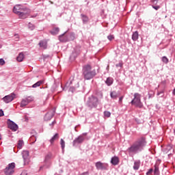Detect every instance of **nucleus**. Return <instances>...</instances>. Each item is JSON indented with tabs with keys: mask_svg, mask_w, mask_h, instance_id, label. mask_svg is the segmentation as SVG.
Segmentation results:
<instances>
[{
	"mask_svg": "<svg viewBox=\"0 0 175 175\" xmlns=\"http://www.w3.org/2000/svg\"><path fill=\"white\" fill-rule=\"evenodd\" d=\"M146 146V139L141 138L131 145L128 148L129 152H137V151L142 150V148Z\"/></svg>",
	"mask_w": 175,
	"mask_h": 175,
	"instance_id": "f257e3e1",
	"label": "nucleus"
},
{
	"mask_svg": "<svg viewBox=\"0 0 175 175\" xmlns=\"http://www.w3.org/2000/svg\"><path fill=\"white\" fill-rule=\"evenodd\" d=\"M13 12L15 14H18L20 18H27L29 14V10L27 8H23V6L20 5H15L14 7Z\"/></svg>",
	"mask_w": 175,
	"mask_h": 175,
	"instance_id": "f03ea898",
	"label": "nucleus"
},
{
	"mask_svg": "<svg viewBox=\"0 0 175 175\" xmlns=\"http://www.w3.org/2000/svg\"><path fill=\"white\" fill-rule=\"evenodd\" d=\"M96 75L95 70H91V66L87 65L83 68V76L85 80H90L92 79Z\"/></svg>",
	"mask_w": 175,
	"mask_h": 175,
	"instance_id": "7ed1b4c3",
	"label": "nucleus"
},
{
	"mask_svg": "<svg viewBox=\"0 0 175 175\" xmlns=\"http://www.w3.org/2000/svg\"><path fill=\"white\" fill-rule=\"evenodd\" d=\"M141 95L139 93H135L134 94V98L131 101V104L136 106V107H139L142 109L143 107V104L142 103V100H140Z\"/></svg>",
	"mask_w": 175,
	"mask_h": 175,
	"instance_id": "20e7f679",
	"label": "nucleus"
},
{
	"mask_svg": "<svg viewBox=\"0 0 175 175\" xmlns=\"http://www.w3.org/2000/svg\"><path fill=\"white\" fill-rule=\"evenodd\" d=\"M22 157L25 165H28L29 163V152L28 150H23L22 152Z\"/></svg>",
	"mask_w": 175,
	"mask_h": 175,
	"instance_id": "39448f33",
	"label": "nucleus"
},
{
	"mask_svg": "<svg viewBox=\"0 0 175 175\" xmlns=\"http://www.w3.org/2000/svg\"><path fill=\"white\" fill-rule=\"evenodd\" d=\"M16 167V164L14 163H12L8 164V167L5 169V173L8 175H11L13 173V169Z\"/></svg>",
	"mask_w": 175,
	"mask_h": 175,
	"instance_id": "423d86ee",
	"label": "nucleus"
},
{
	"mask_svg": "<svg viewBox=\"0 0 175 175\" xmlns=\"http://www.w3.org/2000/svg\"><path fill=\"white\" fill-rule=\"evenodd\" d=\"M15 98H16V94L12 93L9 95L4 96L3 98V102H5V103H10V102L14 100Z\"/></svg>",
	"mask_w": 175,
	"mask_h": 175,
	"instance_id": "0eeeda50",
	"label": "nucleus"
},
{
	"mask_svg": "<svg viewBox=\"0 0 175 175\" xmlns=\"http://www.w3.org/2000/svg\"><path fill=\"white\" fill-rule=\"evenodd\" d=\"M54 114H55V109H53L50 110L44 116L45 121H50L53 117H54Z\"/></svg>",
	"mask_w": 175,
	"mask_h": 175,
	"instance_id": "6e6552de",
	"label": "nucleus"
},
{
	"mask_svg": "<svg viewBox=\"0 0 175 175\" xmlns=\"http://www.w3.org/2000/svg\"><path fill=\"white\" fill-rule=\"evenodd\" d=\"M8 128H10V129H11L12 131H14V132H16V131L18 129V126L14 122L10 120H8Z\"/></svg>",
	"mask_w": 175,
	"mask_h": 175,
	"instance_id": "1a4fd4ad",
	"label": "nucleus"
},
{
	"mask_svg": "<svg viewBox=\"0 0 175 175\" xmlns=\"http://www.w3.org/2000/svg\"><path fill=\"white\" fill-rule=\"evenodd\" d=\"M96 167L98 170H106V169H107V164L98 161L96 163Z\"/></svg>",
	"mask_w": 175,
	"mask_h": 175,
	"instance_id": "9d476101",
	"label": "nucleus"
},
{
	"mask_svg": "<svg viewBox=\"0 0 175 175\" xmlns=\"http://www.w3.org/2000/svg\"><path fill=\"white\" fill-rule=\"evenodd\" d=\"M89 105L93 107H96V105H98V98L94 96L91 97L89 100Z\"/></svg>",
	"mask_w": 175,
	"mask_h": 175,
	"instance_id": "9b49d317",
	"label": "nucleus"
},
{
	"mask_svg": "<svg viewBox=\"0 0 175 175\" xmlns=\"http://www.w3.org/2000/svg\"><path fill=\"white\" fill-rule=\"evenodd\" d=\"M174 150H173V147L172 146L168 145L164 149V154H168V155H172V152H174Z\"/></svg>",
	"mask_w": 175,
	"mask_h": 175,
	"instance_id": "f8f14e48",
	"label": "nucleus"
},
{
	"mask_svg": "<svg viewBox=\"0 0 175 175\" xmlns=\"http://www.w3.org/2000/svg\"><path fill=\"white\" fill-rule=\"evenodd\" d=\"M85 139V138L83 135H80L74 140V146H76V144H80V143H83Z\"/></svg>",
	"mask_w": 175,
	"mask_h": 175,
	"instance_id": "ddd939ff",
	"label": "nucleus"
},
{
	"mask_svg": "<svg viewBox=\"0 0 175 175\" xmlns=\"http://www.w3.org/2000/svg\"><path fill=\"white\" fill-rule=\"evenodd\" d=\"M119 162H120V160L117 157H112L111 160V163H112V165H117Z\"/></svg>",
	"mask_w": 175,
	"mask_h": 175,
	"instance_id": "4468645a",
	"label": "nucleus"
},
{
	"mask_svg": "<svg viewBox=\"0 0 175 175\" xmlns=\"http://www.w3.org/2000/svg\"><path fill=\"white\" fill-rule=\"evenodd\" d=\"M16 60L18 61V62H23V61L24 60V53H20L16 57Z\"/></svg>",
	"mask_w": 175,
	"mask_h": 175,
	"instance_id": "2eb2a0df",
	"label": "nucleus"
},
{
	"mask_svg": "<svg viewBox=\"0 0 175 175\" xmlns=\"http://www.w3.org/2000/svg\"><path fill=\"white\" fill-rule=\"evenodd\" d=\"M66 32L59 36V40L60 42H66Z\"/></svg>",
	"mask_w": 175,
	"mask_h": 175,
	"instance_id": "dca6fc26",
	"label": "nucleus"
},
{
	"mask_svg": "<svg viewBox=\"0 0 175 175\" xmlns=\"http://www.w3.org/2000/svg\"><path fill=\"white\" fill-rule=\"evenodd\" d=\"M40 47L43 48L44 49H47V42L46 41H40L39 42Z\"/></svg>",
	"mask_w": 175,
	"mask_h": 175,
	"instance_id": "f3484780",
	"label": "nucleus"
},
{
	"mask_svg": "<svg viewBox=\"0 0 175 175\" xmlns=\"http://www.w3.org/2000/svg\"><path fill=\"white\" fill-rule=\"evenodd\" d=\"M132 39L134 42H136L139 39V32L135 31L133 33Z\"/></svg>",
	"mask_w": 175,
	"mask_h": 175,
	"instance_id": "a211bd4d",
	"label": "nucleus"
},
{
	"mask_svg": "<svg viewBox=\"0 0 175 175\" xmlns=\"http://www.w3.org/2000/svg\"><path fill=\"white\" fill-rule=\"evenodd\" d=\"M59 32V28L58 27H54L52 31H51V35H58V33Z\"/></svg>",
	"mask_w": 175,
	"mask_h": 175,
	"instance_id": "6ab92c4d",
	"label": "nucleus"
},
{
	"mask_svg": "<svg viewBox=\"0 0 175 175\" xmlns=\"http://www.w3.org/2000/svg\"><path fill=\"white\" fill-rule=\"evenodd\" d=\"M110 96H111V98H112V99H117V97L118 96V94H117V92L113 91L111 92Z\"/></svg>",
	"mask_w": 175,
	"mask_h": 175,
	"instance_id": "aec40b11",
	"label": "nucleus"
},
{
	"mask_svg": "<svg viewBox=\"0 0 175 175\" xmlns=\"http://www.w3.org/2000/svg\"><path fill=\"white\" fill-rule=\"evenodd\" d=\"M28 100H26V98L23 99L21 103V107H24L25 106H27V105H28Z\"/></svg>",
	"mask_w": 175,
	"mask_h": 175,
	"instance_id": "412c9836",
	"label": "nucleus"
},
{
	"mask_svg": "<svg viewBox=\"0 0 175 175\" xmlns=\"http://www.w3.org/2000/svg\"><path fill=\"white\" fill-rule=\"evenodd\" d=\"M139 167H140V162L136 161L134 163L133 169L134 170H139Z\"/></svg>",
	"mask_w": 175,
	"mask_h": 175,
	"instance_id": "4be33fe9",
	"label": "nucleus"
},
{
	"mask_svg": "<svg viewBox=\"0 0 175 175\" xmlns=\"http://www.w3.org/2000/svg\"><path fill=\"white\" fill-rule=\"evenodd\" d=\"M154 175H159V167L158 165H154Z\"/></svg>",
	"mask_w": 175,
	"mask_h": 175,
	"instance_id": "5701e85b",
	"label": "nucleus"
},
{
	"mask_svg": "<svg viewBox=\"0 0 175 175\" xmlns=\"http://www.w3.org/2000/svg\"><path fill=\"white\" fill-rule=\"evenodd\" d=\"M59 137V136L58 135V133H56L51 139H50V142L51 143V144H53L55 140H57V139H58Z\"/></svg>",
	"mask_w": 175,
	"mask_h": 175,
	"instance_id": "b1692460",
	"label": "nucleus"
},
{
	"mask_svg": "<svg viewBox=\"0 0 175 175\" xmlns=\"http://www.w3.org/2000/svg\"><path fill=\"white\" fill-rule=\"evenodd\" d=\"M60 144H61V147L63 152H65V141H64L63 139H61Z\"/></svg>",
	"mask_w": 175,
	"mask_h": 175,
	"instance_id": "393cba45",
	"label": "nucleus"
},
{
	"mask_svg": "<svg viewBox=\"0 0 175 175\" xmlns=\"http://www.w3.org/2000/svg\"><path fill=\"white\" fill-rule=\"evenodd\" d=\"M81 17L82 21H83V23H87L88 21H89L88 16H87L86 15L81 14Z\"/></svg>",
	"mask_w": 175,
	"mask_h": 175,
	"instance_id": "a878e982",
	"label": "nucleus"
},
{
	"mask_svg": "<svg viewBox=\"0 0 175 175\" xmlns=\"http://www.w3.org/2000/svg\"><path fill=\"white\" fill-rule=\"evenodd\" d=\"M23 146H24V141L19 140L18 143V148L21 150V148H23Z\"/></svg>",
	"mask_w": 175,
	"mask_h": 175,
	"instance_id": "bb28decb",
	"label": "nucleus"
},
{
	"mask_svg": "<svg viewBox=\"0 0 175 175\" xmlns=\"http://www.w3.org/2000/svg\"><path fill=\"white\" fill-rule=\"evenodd\" d=\"M105 83L107 85H111V84H113V79L107 78Z\"/></svg>",
	"mask_w": 175,
	"mask_h": 175,
	"instance_id": "cd10ccee",
	"label": "nucleus"
},
{
	"mask_svg": "<svg viewBox=\"0 0 175 175\" xmlns=\"http://www.w3.org/2000/svg\"><path fill=\"white\" fill-rule=\"evenodd\" d=\"M53 155L50 153H48L46 156H45V162H47L48 161H50V159H51Z\"/></svg>",
	"mask_w": 175,
	"mask_h": 175,
	"instance_id": "c85d7f7f",
	"label": "nucleus"
},
{
	"mask_svg": "<svg viewBox=\"0 0 175 175\" xmlns=\"http://www.w3.org/2000/svg\"><path fill=\"white\" fill-rule=\"evenodd\" d=\"M43 83V81H39L37 83H36L35 84H33L32 85L33 88H36V87H40V85Z\"/></svg>",
	"mask_w": 175,
	"mask_h": 175,
	"instance_id": "c756f323",
	"label": "nucleus"
},
{
	"mask_svg": "<svg viewBox=\"0 0 175 175\" xmlns=\"http://www.w3.org/2000/svg\"><path fill=\"white\" fill-rule=\"evenodd\" d=\"M104 116L107 118H110V116H111V113H110V111H104Z\"/></svg>",
	"mask_w": 175,
	"mask_h": 175,
	"instance_id": "7c9ffc66",
	"label": "nucleus"
},
{
	"mask_svg": "<svg viewBox=\"0 0 175 175\" xmlns=\"http://www.w3.org/2000/svg\"><path fill=\"white\" fill-rule=\"evenodd\" d=\"M162 62L164 63V64H167L169 62V59H167V57L166 56H163L162 57Z\"/></svg>",
	"mask_w": 175,
	"mask_h": 175,
	"instance_id": "2f4dec72",
	"label": "nucleus"
},
{
	"mask_svg": "<svg viewBox=\"0 0 175 175\" xmlns=\"http://www.w3.org/2000/svg\"><path fill=\"white\" fill-rule=\"evenodd\" d=\"M75 34L71 33L68 37V40H75Z\"/></svg>",
	"mask_w": 175,
	"mask_h": 175,
	"instance_id": "473e14b6",
	"label": "nucleus"
},
{
	"mask_svg": "<svg viewBox=\"0 0 175 175\" xmlns=\"http://www.w3.org/2000/svg\"><path fill=\"white\" fill-rule=\"evenodd\" d=\"M28 27L31 31H33V29H35V26L31 23H29Z\"/></svg>",
	"mask_w": 175,
	"mask_h": 175,
	"instance_id": "72a5a7b5",
	"label": "nucleus"
},
{
	"mask_svg": "<svg viewBox=\"0 0 175 175\" xmlns=\"http://www.w3.org/2000/svg\"><path fill=\"white\" fill-rule=\"evenodd\" d=\"M14 40H16V42H18L20 40V36H18V34L14 35Z\"/></svg>",
	"mask_w": 175,
	"mask_h": 175,
	"instance_id": "f704fd0d",
	"label": "nucleus"
},
{
	"mask_svg": "<svg viewBox=\"0 0 175 175\" xmlns=\"http://www.w3.org/2000/svg\"><path fill=\"white\" fill-rule=\"evenodd\" d=\"M26 100H27V103H29L32 102V100H33V97L29 96V97L27 98Z\"/></svg>",
	"mask_w": 175,
	"mask_h": 175,
	"instance_id": "c9c22d12",
	"label": "nucleus"
},
{
	"mask_svg": "<svg viewBox=\"0 0 175 175\" xmlns=\"http://www.w3.org/2000/svg\"><path fill=\"white\" fill-rule=\"evenodd\" d=\"M107 39H109L110 41L113 40L114 39V36L110 35L107 36Z\"/></svg>",
	"mask_w": 175,
	"mask_h": 175,
	"instance_id": "e433bc0d",
	"label": "nucleus"
},
{
	"mask_svg": "<svg viewBox=\"0 0 175 175\" xmlns=\"http://www.w3.org/2000/svg\"><path fill=\"white\" fill-rule=\"evenodd\" d=\"M152 172H154V170L152 168H150L148 172L146 173L147 175H150L151 174V173H152Z\"/></svg>",
	"mask_w": 175,
	"mask_h": 175,
	"instance_id": "4c0bfd02",
	"label": "nucleus"
},
{
	"mask_svg": "<svg viewBox=\"0 0 175 175\" xmlns=\"http://www.w3.org/2000/svg\"><path fill=\"white\" fill-rule=\"evenodd\" d=\"M0 65H5V60L3 59H0Z\"/></svg>",
	"mask_w": 175,
	"mask_h": 175,
	"instance_id": "58836bf2",
	"label": "nucleus"
},
{
	"mask_svg": "<svg viewBox=\"0 0 175 175\" xmlns=\"http://www.w3.org/2000/svg\"><path fill=\"white\" fill-rule=\"evenodd\" d=\"M152 8H153V9H154L155 10H158V9H159V8H161V7H159V5H156V6H152Z\"/></svg>",
	"mask_w": 175,
	"mask_h": 175,
	"instance_id": "ea45409f",
	"label": "nucleus"
},
{
	"mask_svg": "<svg viewBox=\"0 0 175 175\" xmlns=\"http://www.w3.org/2000/svg\"><path fill=\"white\" fill-rule=\"evenodd\" d=\"M3 111L2 109H0V117H3Z\"/></svg>",
	"mask_w": 175,
	"mask_h": 175,
	"instance_id": "a19ab883",
	"label": "nucleus"
},
{
	"mask_svg": "<svg viewBox=\"0 0 175 175\" xmlns=\"http://www.w3.org/2000/svg\"><path fill=\"white\" fill-rule=\"evenodd\" d=\"M70 91L71 92H73V91H75V88H70Z\"/></svg>",
	"mask_w": 175,
	"mask_h": 175,
	"instance_id": "79ce46f5",
	"label": "nucleus"
},
{
	"mask_svg": "<svg viewBox=\"0 0 175 175\" xmlns=\"http://www.w3.org/2000/svg\"><path fill=\"white\" fill-rule=\"evenodd\" d=\"M123 98H124L123 96L120 97V98H119V102H122V99H123Z\"/></svg>",
	"mask_w": 175,
	"mask_h": 175,
	"instance_id": "37998d69",
	"label": "nucleus"
},
{
	"mask_svg": "<svg viewBox=\"0 0 175 175\" xmlns=\"http://www.w3.org/2000/svg\"><path fill=\"white\" fill-rule=\"evenodd\" d=\"M81 175H89L88 172H84L81 174Z\"/></svg>",
	"mask_w": 175,
	"mask_h": 175,
	"instance_id": "c03bdc74",
	"label": "nucleus"
},
{
	"mask_svg": "<svg viewBox=\"0 0 175 175\" xmlns=\"http://www.w3.org/2000/svg\"><path fill=\"white\" fill-rule=\"evenodd\" d=\"M173 95H175V89L172 92Z\"/></svg>",
	"mask_w": 175,
	"mask_h": 175,
	"instance_id": "a18cd8bd",
	"label": "nucleus"
},
{
	"mask_svg": "<svg viewBox=\"0 0 175 175\" xmlns=\"http://www.w3.org/2000/svg\"><path fill=\"white\" fill-rule=\"evenodd\" d=\"M160 93H158L157 95H159Z\"/></svg>",
	"mask_w": 175,
	"mask_h": 175,
	"instance_id": "49530a36",
	"label": "nucleus"
}]
</instances>
